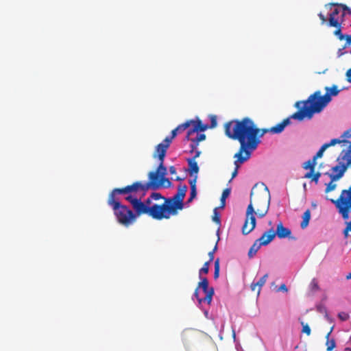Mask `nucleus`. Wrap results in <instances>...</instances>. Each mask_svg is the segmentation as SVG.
Instances as JSON below:
<instances>
[{"label": "nucleus", "instance_id": "f257e3e1", "mask_svg": "<svg viewBox=\"0 0 351 351\" xmlns=\"http://www.w3.org/2000/svg\"><path fill=\"white\" fill-rule=\"evenodd\" d=\"M226 135L240 143L239 152L234 156L237 161L244 162L251 155V151L255 149L260 143L261 130L249 117L241 120H232L225 124Z\"/></svg>", "mask_w": 351, "mask_h": 351}, {"label": "nucleus", "instance_id": "f03ea898", "mask_svg": "<svg viewBox=\"0 0 351 351\" xmlns=\"http://www.w3.org/2000/svg\"><path fill=\"white\" fill-rule=\"evenodd\" d=\"M187 186L180 184L178 186L177 193L171 197L165 199L162 204H154L152 208L147 207L141 201V197H135L132 195H127L125 199L129 202L135 211L136 217L142 215H147L154 219L161 220L169 219L171 215H176L178 210L184 208L183 200L187 191Z\"/></svg>", "mask_w": 351, "mask_h": 351}, {"label": "nucleus", "instance_id": "7ed1b4c3", "mask_svg": "<svg viewBox=\"0 0 351 351\" xmlns=\"http://www.w3.org/2000/svg\"><path fill=\"white\" fill-rule=\"evenodd\" d=\"M326 93L321 95L320 90L311 94L306 100L297 101L295 106L298 110L291 115V118L300 121L304 119H311L314 114L321 112L330 102L332 97L339 95L340 90L338 86L333 84L331 87H325Z\"/></svg>", "mask_w": 351, "mask_h": 351}, {"label": "nucleus", "instance_id": "20e7f679", "mask_svg": "<svg viewBox=\"0 0 351 351\" xmlns=\"http://www.w3.org/2000/svg\"><path fill=\"white\" fill-rule=\"evenodd\" d=\"M270 204V194L267 188L265 191L254 193L253 190L250 194V202L245 213V219L242 227V233L247 235L254 230L256 224L255 215L262 218L266 215L269 210Z\"/></svg>", "mask_w": 351, "mask_h": 351}, {"label": "nucleus", "instance_id": "39448f33", "mask_svg": "<svg viewBox=\"0 0 351 351\" xmlns=\"http://www.w3.org/2000/svg\"><path fill=\"white\" fill-rule=\"evenodd\" d=\"M330 201L335 205L343 219L349 220L351 212V186L348 189H343L337 199H331Z\"/></svg>", "mask_w": 351, "mask_h": 351}, {"label": "nucleus", "instance_id": "423d86ee", "mask_svg": "<svg viewBox=\"0 0 351 351\" xmlns=\"http://www.w3.org/2000/svg\"><path fill=\"white\" fill-rule=\"evenodd\" d=\"M117 221L124 226H129L136 220V215L125 205L113 209Z\"/></svg>", "mask_w": 351, "mask_h": 351}, {"label": "nucleus", "instance_id": "0eeeda50", "mask_svg": "<svg viewBox=\"0 0 351 351\" xmlns=\"http://www.w3.org/2000/svg\"><path fill=\"white\" fill-rule=\"evenodd\" d=\"M275 238L274 230L273 228L265 232L263 235L257 239L251 246L248 252L250 258H252L262 245L269 244Z\"/></svg>", "mask_w": 351, "mask_h": 351}, {"label": "nucleus", "instance_id": "6e6552de", "mask_svg": "<svg viewBox=\"0 0 351 351\" xmlns=\"http://www.w3.org/2000/svg\"><path fill=\"white\" fill-rule=\"evenodd\" d=\"M343 160H346V163L340 165H336L333 167L332 171V174L330 175V178L332 182L339 180L346 171L349 165H351V145L349 146L348 150L345 153L342 157Z\"/></svg>", "mask_w": 351, "mask_h": 351}, {"label": "nucleus", "instance_id": "1a4fd4ad", "mask_svg": "<svg viewBox=\"0 0 351 351\" xmlns=\"http://www.w3.org/2000/svg\"><path fill=\"white\" fill-rule=\"evenodd\" d=\"M121 191L123 192L124 195H127L134 196L133 195L138 193H142L141 197H143L148 191L145 183L140 181L135 182L130 185L121 188Z\"/></svg>", "mask_w": 351, "mask_h": 351}, {"label": "nucleus", "instance_id": "9d476101", "mask_svg": "<svg viewBox=\"0 0 351 351\" xmlns=\"http://www.w3.org/2000/svg\"><path fill=\"white\" fill-rule=\"evenodd\" d=\"M345 12L341 11L339 8H335L329 14L328 25L330 27H338L343 21Z\"/></svg>", "mask_w": 351, "mask_h": 351}, {"label": "nucleus", "instance_id": "9b49d317", "mask_svg": "<svg viewBox=\"0 0 351 351\" xmlns=\"http://www.w3.org/2000/svg\"><path fill=\"white\" fill-rule=\"evenodd\" d=\"M197 289H202L203 292L205 293V297L204 298V302L210 304L214 295V289L209 287L208 280L206 278H201V281L197 285Z\"/></svg>", "mask_w": 351, "mask_h": 351}, {"label": "nucleus", "instance_id": "f8f14e48", "mask_svg": "<svg viewBox=\"0 0 351 351\" xmlns=\"http://www.w3.org/2000/svg\"><path fill=\"white\" fill-rule=\"evenodd\" d=\"M149 181L145 182V184L147 190L152 189L156 190L161 186L162 177L159 175L158 172L150 171L148 174Z\"/></svg>", "mask_w": 351, "mask_h": 351}, {"label": "nucleus", "instance_id": "ddd939ff", "mask_svg": "<svg viewBox=\"0 0 351 351\" xmlns=\"http://www.w3.org/2000/svg\"><path fill=\"white\" fill-rule=\"evenodd\" d=\"M121 188L114 189L109 194L107 203L113 209L122 206L120 202L119 195H124Z\"/></svg>", "mask_w": 351, "mask_h": 351}, {"label": "nucleus", "instance_id": "4468645a", "mask_svg": "<svg viewBox=\"0 0 351 351\" xmlns=\"http://www.w3.org/2000/svg\"><path fill=\"white\" fill-rule=\"evenodd\" d=\"M166 153L167 152H165V150L155 149V152L153 154V157L155 158H158L160 161V164L156 171L158 172L159 175L162 178L165 177L167 173V168L164 165V160L166 156Z\"/></svg>", "mask_w": 351, "mask_h": 351}, {"label": "nucleus", "instance_id": "2eb2a0df", "mask_svg": "<svg viewBox=\"0 0 351 351\" xmlns=\"http://www.w3.org/2000/svg\"><path fill=\"white\" fill-rule=\"evenodd\" d=\"M290 119L291 118V116L289 118H287L284 119L282 122L278 123L276 125L273 126L270 128L267 129H262L260 136H263L267 132H270L272 134H280L281 133L285 128L287 125L290 124Z\"/></svg>", "mask_w": 351, "mask_h": 351}, {"label": "nucleus", "instance_id": "dca6fc26", "mask_svg": "<svg viewBox=\"0 0 351 351\" xmlns=\"http://www.w3.org/2000/svg\"><path fill=\"white\" fill-rule=\"evenodd\" d=\"M192 128H190L186 134V139H189V137L191 136L195 133H197L198 132H204L208 129V125L203 124L201 120L197 119V121L191 120Z\"/></svg>", "mask_w": 351, "mask_h": 351}, {"label": "nucleus", "instance_id": "f3484780", "mask_svg": "<svg viewBox=\"0 0 351 351\" xmlns=\"http://www.w3.org/2000/svg\"><path fill=\"white\" fill-rule=\"evenodd\" d=\"M275 237L277 236L279 239H284L288 237L291 239L295 240V237H291V231L290 229L285 228L282 223L280 221L276 227V232L274 231Z\"/></svg>", "mask_w": 351, "mask_h": 351}, {"label": "nucleus", "instance_id": "a211bd4d", "mask_svg": "<svg viewBox=\"0 0 351 351\" xmlns=\"http://www.w3.org/2000/svg\"><path fill=\"white\" fill-rule=\"evenodd\" d=\"M178 132V129H173L171 131V136H167L162 143H159L156 147V149H160V150H165V152L167 151V149L170 146V144L172 141V140L177 136Z\"/></svg>", "mask_w": 351, "mask_h": 351}, {"label": "nucleus", "instance_id": "6ab92c4d", "mask_svg": "<svg viewBox=\"0 0 351 351\" xmlns=\"http://www.w3.org/2000/svg\"><path fill=\"white\" fill-rule=\"evenodd\" d=\"M205 138H206V135L204 134H197L195 138H191L190 136L189 140H190L192 142V143L190 145L191 149V152H193L197 147L200 141L205 140Z\"/></svg>", "mask_w": 351, "mask_h": 351}, {"label": "nucleus", "instance_id": "aec40b11", "mask_svg": "<svg viewBox=\"0 0 351 351\" xmlns=\"http://www.w3.org/2000/svg\"><path fill=\"white\" fill-rule=\"evenodd\" d=\"M187 162L189 165V172L191 176L193 174L197 175L199 172V167L197 162L194 160V158H188Z\"/></svg>", "mask_w": 351, "mask_h": 351}, {"label": "nucleus", "instance_id": "412c9836", "mask_svg": "<svg viewBox=\"0 0 351 351\" xmlns=\"http://www.w3.org/2000/svg\"><path fill=\"white\" fill-rule=\"evenodd\" d=\"M311 219V211L309 209H307L302 215V221L300 223V227L302 229L306 228L308 223Z\"/></svg>", "mask_w": 351, "mask_h": 351}, {"label": "nucleus", "instance_id": "4be33fe9", "mask_svg": "<svg viewBox=\"0 0 351 351\" xmlns=\"http://www.w3.org/2000/svg\"><path fill=\"white\" fill-rule=\"evenodd\" d=\"M333 330V327H332L330 330V331L327 333L326 338L327 339L326 341V346H327V351H331L333 350V348L335 347L336 343L335 339H329V336L330 335L332 331Z\"/></svg>", "mask_w": 351, "mask_h": 351}, {"label": "nucleus", "instance_id": "5701e85b", "mask_svg": "<svg viewBox=\"0 0 351 351\" xmlns=\"http://www.w3.org/2000/svg\"><path fill=\"white\" fill-rule=\"evenodd\" d=\"M316 165H317V161L314 160V159L312 158V160H308V161L305 162L303 164L302 167L304 169H309L310 171H311V173H314Z\"/></svg>", "mask_w": 351, "mask_h": 351}, {"label": "nucleus", "instance_id": "b1692460", "mask_svg": "<svg viewBox=\"0 0 351 351\" xmlns=\"http://www.w3.org/2000/svg\"><path fill=\"white\" fill-rule=\"evenodd\" d=\"M320 176H321V173H319V172H317L315 173H311V171H309L305 174L304 178L311 179L312 181L317 183Z\"/></svg>", "mask_w": 351, "mask_h": 351}, {"label": "nucleus", "instance_id": "393cba45", "mask_svg": "<svg viewBox=\"0 0 351 351\" xmlns=\"http://www.w3.org/2000/svg\"><path fill=\"white\" fill-rule=\"evenodd\" d=\"M231 192V189L230 188H226L223 191L221 197V207H224L226 204V199L230 195Z\"/></svg>", "mask_w": 351, "mask_h": 351}, {"label": "nucleus", "instance_id": "a878e982", "mask_svg": "<svg viewBox=\"0 0 351 351\" xmlns=\"http://www.w3.org/2000/svg\"><path fill=\"white\" fill-rule=\"evenodd\" d=\"M267 277L268 274H266L256 282L258 284L257 295L260 293L261 289L265 284Z\"/></svg>", "mask_w": 351, "mask_h": 351}, {"label": "nucleus", "instance_id": "bb28decb", "mask_svg": "<svg viewBox=\"0 0 351 351\" xmlns=\"http://www.w3.org/2000/svg\"><path fill=\"white\" fill-rule=\"evenodd\" d=\"M209 265H210V263L207 261V262L204 263L203 267L199 269V276L200 279L202 278L201 277L202 274H207L208 273Z\"/></svg>", "mask_w": 351, "mask_h": 351}, {"label": "nucleus", "instance_id": "cd10ccee", "mask_svg": "<svg viewBox=\"0 0 351 351\" xmlns=\"http://www.w3.org/2000/svg\"><path fill=\"white\" fill-rule=\"evenodd\" d=\"M327 149V146L324 144L320 147L319 151L316 153V154L313 156L314 160L317 161V158H322L324 151Z\"/></svg>", "mask_w": 351, "mask_h": 351}, {"label": "nucleus", "instance_id": "c85d7f7f", "mask_svg": "<svg viewBox=\"0 0 351 351\" xmlns=\"http://www.w3.org/2000/svg\"><path fill=\"white\" fill-rule=\"evenodd\" d=\"M219 270H220L219 259L217 258L215 261V271H214V278L215 279H217L219 278Z\"/></svg>", "mask_w": 351, "mask_h": 351}, {"label": "nucleus", "instance_id": "c756f323", "mask_svg": "<svg viewBox=\"0 0 351 351\" xmlns=\"http://www.w3.org/2000/svg\"><path fill=\"white\" fill-rule=\"evenodd\" d=\"M348 141H347L346 140H340V139H338V138H333L329 143H324V145L327 146V148H328L329 147L335 145L337 143H348Z\"/></svg>", "mask_w": 351, "mask_h": 351}, {"label": "nucleus", "instance_id": "7c9ffc66", "mask_svg": "<svg viewBox=\"0 0 351 351\" xmlns=\"http://www.w3.org/2000/svg\"><path fill=\"white\" fill-rule=\"evenodd\" d=\"M191 125V120L190 121H186L185 123H182V124H180L179 125L176 129H178V132L179 133L180 132H182L183 131H184L185 130H186L188 128H189V126Z\"/></svg>", "mask_w": 351, "mask_h": 351}, {"label": "nucleus", "instance_id": "2f4dec72", "mask_svg": "<svg viewBox=\"0 0 351 351\" xmlns=\"http://www.w3.org/2000/svg\"><path fill=\"white\" fill-rule=\"evenodd\" d=\"M337 29L334 32V34L338 37L340 40H343L345 38V35L341 33V25L338 27H335Z\"/></svg>", "mask_w": 351, "mask_h": 351}, {"label": "nucleus", "instance_id": "473e14b6", "mask_svg": "<svg viewBox=\"0 0 351 351\" xmlns=\"http://www.w3.org/2000/svg\"><path fill=\"white\" fill-rule=\"evenodd\" d=\"M311 290L313 291H317L319 290L318 282L315 278H313L310 283Z\"/></svg>", "mask_w": 351, "mask_h": 351}, {"label": "nucleus", "instance_id": "72a5a7b5", "mask_svg": "<svg viewBox=\"0 0 351 351\" xmlns=\"http://www.w3.org/2000/svg\"><path fill=\"white\" fill-rule=\"evenodd\" d=\"M209 118L210 120V125H208V128H215L217 125V116L210 114Z\"/></svg>", "mask_w": 351, "mask_h": 351}, {"label": "nucleus", "instance_id": "f704fd0d", "mask_svg": "<svg viewBox=\"0 0 351 351\" xmlns=\"http://www.w3.org/2000/svg\"><path fill=\"white\" fill-rule=\"evenodd\" d=\"M150 199L152 200H159L164 199L165 201V197H164L160 193L154 192L150 195Z\"/></svg>", "mask_w": 351, "mask_h": 351}, {"label": "nucleus", "instance_id": "c9c22d12", "mask_svg": "<svg viewBox=\"0 0 351 351\" xmlns=\"http://www.w3.org/2000/svg\"><path fill=\"white\" fill-rule=\"evenodd\" d=\"M325 6H326V8H327L328 6H330V7H331V6L341 7V8H343V11H345V10L350 11V9H349V8L347 5H346L344 4H341V3H330L329 4H326Z\"/></svg>", "mask_w": 351, "mask_h": 351}, {"label": "nucleus", "instance_id": "e433bc0d", "mask_svg": "<svg viewBox=\"0 0 351 351\" xmlns=\"http://www.w3.org/2000/svg\"><path fill=\"white\" fill-rule=\"evenodd\" d=\"M160 182H162L161 186H163L165 188L170 187L171 185V182L169 181L168 178H166L165 176L162 178Z\"/></svg>", "mask_w": 351, "mask_h": 351}, {"label": "nucleus", "instance_id": "4c0bfd02", "mask_svg": "<svg viewBox=\"0 0 351 351\" xmlns=\"http://www.w3.org/2000/svg\"><path fill=\"white\" fill-rule=\"evenodd\" d=\"M337 185L336 184H334L333 182L331 180L326 186L325 192L327 193L330 191H332L335 189Z\"/></svg>", "mask_w": 351, "mask_h": 351}, {"label": "nucleus", "instance_id": "58836bf2", "mask_svg": "<svg viewBox=\"0 0 351 351\" xmlns=\"http://www.w3.org/2000/svg\"><path fill=\"white\" fill-rule=\"evenodd\" d=\"M301 324L302 325V332L306 333L307 335H310L311 330L309 326L307 324H304L303 322H302Z\"/></svg>", "mask_w": 351, "mask_h": 351}, {"label": "nucleus", "instance_id": "ea45409f", "mask_svg": "<svg viewBox=\"0 0 351 351\" xmlns=\"http://www.w3.org/2000/svg\"><path fill=\"white\" fill-rule=\"evenodd\" d=\"M317 311L320 313L325 314L326 315H327V309L326 306L322 304H318L317 306Z\"/></svg>", "mask_w": 351, "mask_h": 351}, {"label": "nucleus", "instance_id": "a19ab883", "mask_svg": "<svg viewBox=\"0 0 351 351\" xmlns=\"http://www.w3.org/2000/svg\"><path fill=\"white\" fill-rule=\"evenodd\" d=\"M217 249V242L215 243V245L213 250L208 253L209 260L208 261V262L210 263V262H212L213 261V259H214V253L215 252Z\"/></svg>", "mask_w": 351, "mask_h": 351}, {"label": "nucleus", "instance_id": "79ce46f5", "mask_svg": "<svg viewBox=\"0 0 351 351\" xmlns=\"http://www.w3.org/2000/svg\"><path fill=\"white\" fill-rule=\"evenodd\" d=\"M198 290H199V289H197V287L195 290L193 295L197 299L199 304H202V302H204V298H200L199 296V291Z\"/></svg>", "mask_w": 351, "mask_h": 351}, {"label": "nucleus", "instance_id": "37998d69", "mask_svg": "<svg viewBox=\"0 0 351 351\" xmlns=\"http://www.w3.org/2000/svg\"><path fill=\"white\" fill-rule=\"evenodd\" d=\"M240 161H237V159L234 161V165H236V168L232 173V179L234 178L238 173V168L239 167V164H242Z\"/></svg>", "mask_w": 351, "mask_h": 351}, {"label": "nucleus", "instance_id": "c03bdc74", "mask_svg": "<svg viewBox=\"0 0 351 351\" xmlns=\"http://www.w3.org/2000/svg\"><path fill=\"white\" fill-rule=\"evenodd\" d=\"M147 207L152 208L155 204L152 203V199H150V196L147 197L144 202H143Z\"/></svg>", "mask_w": 351, "mask_h": 351}, {"label": "nucleus", "instance_id": "a18cd8bd", "mask_svg": "<svg viewBox=\"0 0 351 351\" xmlns=\"http://www.w3.org/2000/svg\"><path fill=\"white\" fill-rule=\"evenodd\" d=\"M338 317L342 321H346V320H347L348 319L349 315H348V314H347V313H346L344 312H341V313H339Z\"/></svg>", "mask_w": 351, "mask_h": 351}, {"label": "nucleus", "instance_id": "49530a36", "mask_svg": "<svg viewBox=\"0 0 351 351\" xmlns=\"http://www.w3.org/2000/svg\"><path fill=\"white\" fill-rule=\"evenodd\" d=\"M341 138H351V128H350L348 130L345 131L343 133V134L341 135Z\"/></svg>", "mask_w": 351, "mask_h": 351}, {"label": "nucleus", "instance_id": "de8ad7c7", "mask_svg": "<svg viewBox=\"0 0 351 351\" xmlns=\"http://www.w3.org/2000/svg\"><path fill=\"white\" fill-rule=\"evenodd\" d=\"M197 178V175H195L194 178L191 179L189 180V184H190L191 188H196Z\"/></svg>", "mask_w": 351, "mask_h": 351}, {"label": "nucleus", "instance_id": "09e8293b", "mask_svg": "<svg viewBox=\"0 0 351 351\" xmlns=\"http://www.w3.org/2000/svg\"><path fill=\"white\" fill-rule=\"evenodd\" d=\"M350 220L348 221V220L346 221V232H351V217H350Z\"/></svg>", "mask_w": 351, "mask_h": 351}, {"label": "nucleus", "instance_id": "8fccbe9b", "mask_svg": "<svg viewBox=\"0 0 351 351\" xmlns=\"http://www.w3.org/2000/svg\"><path fill=\"white\" fill-rule=\"evenodd\" d=\"M318 16L320 19V20L322 21V24H324L326 23L327 19L322 12H319L318 14Z\"/></svg>", "mask_w": 351, "mask_h": 351}, {"label": "nucleus", "instance_id": "3c124183", "mask_svg": "<svg viewBox=\"0 0 351 351\" xmlns=\"http://www.w3.org/2000/svg\"><path fill=\"white\" fill-rule=\"evenodd\" d=\"M213 219L217 223H220V218H219V216L216 213V208L215 209V215L213 216Z\"/></svg>", "mask_w": 351, "mask_h": 351}, {"label": "nucleus", "instance_id": "603ef678", "mask_svg": "<svg viewBox=\"0 0 351 351\" xmlns=\"http://www.w3.org/2000/svg\"><path fill=\"white\" fill-rule=\"evenodd\" d=\"M346 80H347L348 82H351V68H350V69H349L346 71Z\"/></svg>", "mask_w": 351, "mask_h": 351}, {"label": "nucleus", "instance_id": "864d4df0", "mask_svg": "<svg viewBox=\"0 0 351 351\" xmlns=\"http://www.w3.org/2000/svg\"><path fill=\"white\" fill-rule=\"evenodd\" d=\"M197 195V190H196V188H191V193H190V196L191 197H195Z\"/></svg>", "mask_w": 351, "mask_h": 351}, {"label": "nucleus", "instance_id": "5fc2aeb1", "mask_svg": "<svg viewBox=\"0 0 351 351\" xmlns=\"http://www.w3.org/2000/svg\"><path fill=\"white\" fill-rule=\"evenodd\" d=\"M346 40V45H351V35H345V38Z\"/></svg>", "mask_w": 351, "mask_h": 351}, {"label": "nucleus", "instance_id": "6e6d98bb", "mask_svg": "<svg viewBox=\"0 0 351 351\" xmlns=\"http://www.w3.org/2000/svg\"><path fill=\"white\" fill-rule=\"evenodd\" d=\"M278 291H284V292H287L288 291V289L287 288V286L285 285V284H282L279 289H278Z\"/></svg>", "mask_w": 351, "mask_h": 351}, {"label": "nucleus", "instance_id": "4d7b16f0", "mask_svg": "<svg viewBox=\"0 0 351 351\" xmlns=\"http://www.w3.org/2000/svg\"><path fill=\"white\" fill-rule=\"evenodd\" d=\"M169 172L171 174H176V169L174 166H171L169 167Z\"/></svg>", "mask_w": 351, "mask_h": 351}, {"label": "nucleus", "instance_id": "13d9d810", "mask_svg": "<svg viewBox=\"0 0 351 351\" xmlns=\"http://www.w3.org/2000/svg\"><path fill=\"white\" fill-rule=\"evenodd\" d=\"M250 287H251L252 291H255L256 288L258 287V284H256V283L253 282L251 284Z\"/></svg>", "mask_w": 351, "mask_h": 351}, {"label": "nucleus", "instance_id": "bf43d9fd", "mask_svg": "<svg viewBox=\"0 0 351 351\" xmlns=\"http://www.w3.org/2000/svg\"><path fill=\"white\" fill-rule=\"evenodd\" d=\"M200 154V151H196L195 156L192 158H194V160H195V159L199 156Z\"/></svg>", "mask_w": 351, "mask_h": 351}, {"label": "nucleus", "instance_id": "052dcab7", "mask_svg": "<svg viewBox=\"0 0 351 351\" xmlns=\"http://www.w3.org/2000/svg\"><path fill=\"white\" fill-rule=\"evenodd\" d=\"M346 48V46L343 47V49H339V51H338V56L340 57L342 55L344 54V52H343V50Z\"/></svg>", "mask_w": 351, "mask_h": 351}, {"label": "nucleus", "instance_id": "680f3d73", "mask_svg": "<svg viewBox=\"0 0 351 351\" xmlns=\"http://www.w3.org/2000/svg\"><path fill=\"white\" fill-rule=\"evenodd\" d=\"M348 232H346V229H344V230H343V235H344V237H345V238H348Z\"/></svg>", "mask_w": 351, "mask_h": 351}, {"label": "nucleus", "instance_id": "e2e57ef3", "mask_svg": "<svg viewBox=\"0 0 351 351\" xmlns=\"http://www.w3.org/2000/svg\"><path fill=\"white\" fill-rule=\"evenodd\" d=\"M346 279H347V280H350V279H351V273H349V274L346 276Z\"/></svg>", "mask_w": 351, "mask_h": 351}, {"label": "nucleus", "instance_id": "0e129e2a", "mask_svg": "<svg viewBox=\"0 0 351 351\" xmlns=\"http://www.w3.org/2000/svg\"><path fill=\"white\" fill-rule=\"evenodd\" d=\"M194 199V197H191V196L189 197V198L187 200V202H191L193 201V199Z\"/></svg>", "mask_w": 351, "mask_h": 351}, {"label": "nucleus", "instance_id": "69168bd1", "mask_svg": "<svg viewBox=\"0 0 351 351\" xmlns=\"http://www.w3.org/2000/svg\"><path fill=\"white\" fill-rule=\"evenodd\" d=\"M183 180V179H182V178H180V177H179V176H178V177H176V180H177V181H180V180Z\"/></svg>", "mask_w": 351, "mask_h": 351}, {"label": "nucleus", "instance_id": "338daca9", "mask_svg": "<svg viewBox=\"0 0 351 351\" xmlns=\"http://www.w3.org/2000/svg\"><path fill=\"white\" fill-rule=\"evenodd\" d=\"M350 53H351V51H350Z\"/></svg>", "mask_w": 351, "mask_h": 351}, {"label": "nucleus", "instance_id": "774afa93", "mask_svg": "<svg viewBox=\"0 0 351 351\" xmlns=\"http://www.w3.org/2000/svg\"><path fill=\"white\" fill-rule=\"evenodd\" d=\"M350 13H351V11H350Z\"/></svg>", "mask_w": 351, "mask_h": 351}]
</instances>
